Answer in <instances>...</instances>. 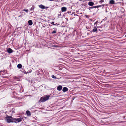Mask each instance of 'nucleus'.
<instances>
[{
	"label": "nucleus",
	"mask_w": 126,
	"mask_h": 126,
	"mask_svg": "<svg viewBox=\"0 0 126 126\" xmlns=\"http://www.w3.org/2000/svg\"><path fill=\"white\" fill-rule=\"evenodd\" d=\"M49 97L50 96L49 95H47L46 96H44L41 97L40 100V101L41 102H44L45 101L48 100Z\"/></svg>",
	"instance_id": "1"
},
{
	"label": "nucleus",
	"mask_w": 126,
	"mask_h": 126,
	"mask_svg": "<svg viewBox=\"0 0 126 126\" xmlns=\"http://www.w3.org/2000/svg\"><path fill=\"white\" fill-rule=\"evenodd\" d=\"M51 24L53 25H55L54 24V22H52Z\"/></svg>",
	"instance_id": "21"
},
{
	"label": "nucleus",
	"mask_w": 126,
	"mask_h": 126,
	"mask_svg": "<svg viewBox=\"0 0 126 126\" xmlns=\"http://www.w3.org/2000/svg\"><path fill=\"white\" fill-rule=\"evenodd\" d=\"M20 16H19V17H20Z\"/></svg>",
	"instance_id": "26"
},
{
	"label": "nucleus",
	"mask_w": 126,
	"mask_h": 126,
	"mask_svg": "<svg viewBox=\"0 0 126 126\" xmlns=\"http://www.w3.org/2000/svg\"><path fill=\"white\" fill-rule=\"evenodd\" d=\"M51 76H52V77L53 78H54V79H56V77L54 75H52Z\"/></svg>",
	"instance_id": "17"
},
{
	"label": "nucleus",
	"mask_w": 126,
	"mask_h": 126,
	"mask_svg": "<svg viewBox=\"0 0 126 126\" xmlns=\"http://www.w3.org/2000/svg\"><path fill=\"white\" fill-rule=\"evenodd\" d=\"M98 22L97 21L94 23V25H96L97 24Z\"/></svg>",
	"instance_id": "22"
},
{
	"label": "nucleus",
	"mask_w": 126,
	"mask_h": 126,
	"mask_svg": "<svg viewBox=\"0 0 126 126\" xmlns=\"http://www.w3.org/2000/svg\"><path fill=\"white\" fill-rule=\"evenodd\" d=\"M29 25H31L32 24V20H29L28 21Z\"/></svg>",
	"instance_id": "11"
},
{
	"label": "nucleus",
	"mask_w": 126,
	"mask_h": 126,
	"mask_svg": "<svg viewBox=\"0 0 126 126\" xmlns=\"http://www.w3.org/2000/svg\"><path fill=\"white\" fill-rule=\"evenodd\" d=\"M104 5H98V6H95V8H98L99 7H101L102 6L103 7V6H104Z\"/></svg>",
	"instance_id": "14"
},
{
	"label": "nucleus",
	"mask_w": 126,
	"mask_h": 126,
	"mask_svg": "<svg viewBox=\"0 0 126 126\" xmlns=\"http://www.w3.org/2000/svg\"><path fill=\"white\" fill-rule=\"evenodd\" d=\"M26 113L27 116H30L31 115V113L28 110H27L26 111Z\"/></svg>",
	"instance_id": "12"
},
{
	"label": "nucleus",
	"mask_w": 126,
	"mask_h": 126,
	"mask_svg": "<svg viewBox=\"0 0 126 126\" xmlns=\"http://www.w3.org/2000/svg\"><path fill=\"white\" fill-rule=\"evenodd\" d=\"M68 89L66 87H63L62 89L63 91L64 92H66L68 91Z\"/></svg>",
	"instance_id": "6"
},
{
	"label": "nucleus",
	"mask_w": 126,
	"mask_h": 126,
	"mask_svg": "<svg viewBox=\"0 0 126 126\" xmlns=\"http://www.w3.org/2000/svg\"><path fill=\"white\" fill-rule=\"evenodd\" d=\"M56 33V31L55 30H54V31H53L52 32V34H54V33Z\"/></svg>",
	"instance_id": "18"
},
{
	"label": "nucleus",
	"mask_w": 126,
	"mask_h": 126,
	"mask_svg": "<svg viewBox=\"0 0 126 126\" xmlns=\"http://www.w3.org/2000/svg\"><path fill=\"white\" fill-rule=\"evenodd\" d=\"M23 11H25L27 12V13H28V10H27L24 9V10H23Z\"/></svg>",
	"instance_id": "20"
},
{
	"label": "nucleus",
	"mask_w": 126,
	"mask_h": 126,
	"mask_svg": "<svg viewBox=\"0 0 126 126\" xmlns=\"http://www.w3.org/2000/svg\"><path fill=\"white\" fill-rule=\"evenodd\" d=\"M100 2L101 3L103 2H104V1L103 0H101Z\"/></svg>",
	"instance_id": "23"
},
{
	"label": "nucleus",
	"mask_w": 126,
	"mask_h": 126,
	"mask_svg": "<svg viewBox=\"0 0 126 126\" xmlns=\"http://www.w3.org/2000/svg\"><path fill=\"white\" fill-rule=\"evenodd\" d=\"M93 8H95V6H93V7H90L89 8V10H90V9H92Z\"/></svg>",
	"instance_id": "16"
},
{
	"label": "nucleus",
	"mask_w": 126,
	"mask_h": 126,
	"mask_svg": "<svg viewBox=\"0 0 126 126\" xmlns=\"http://www.w3.org/2000/svg\"><path fill=\"white\" fill-rule=\"evenodd\" d=\"M61 11L62 12H65L67 10V8L65 7H63L61 8Z\"/></svg>",
	"instance_id": "5"
},
{
	"label": "nucleus",
	"mask_w": 126,
	"mask_h": 126,
	"mask_svg": "<svg viewBox=\"0 0 126 126\" xmlns=\"http://www.w3.org/2000/svg\"><path fill=\"white\" fill-rule=\"evenodd\" d=\"M39 7L41 9H44L45 8V7L44 6L42 5H39Z\"/></svg>",
	"instance_id": "13"
},
{
	"label": "nucleus",
	"mask_w": 126,
	"mask_h": 126,
	"mask_svg": "<svg viewBox=\"0 0 126 126\" xmlns=\"http://www.w3.org/2000/svg\"><path fill=\"white\" fill-rule=\"evenodd\" d=\"M54 47H57L56 46H54Z\"/></svg>",
	"instance_id": "24"
},
{
	"label": "nucleus",
	"mask_w": 126,
	"mask_h": 126,
	"mask_svg": "<svg viewBox=\"0 0 126 126\" xmlns=\"http://www.w3.org/2000/svg\"><path fill=\"white\" fill-rule=\"evenodd\" d=\"M97 28L96 27L94 26L92 31L93 32H97Z\"/></svg>",
	"instance_id": "4"
},
{
	"label": "nucleus",
	"mask_w": 126,
	"mask_h": 126,
	"mask_svg": "<svg viewBox=\"0 0 126 126\" xmlns=\"http://www.w3.org/2000/svg\"><path fill=\"white\" fill-rule=\"evenodd\" d=\"M17 67L18 68L20 69L22 67V65L20 64H18Z\"/></svg>",
	"instance_id": "15"
},
{
	"label": "nucleus",
	"mask_w": 126,
	"mask_h": 126,
	"mask_svg": "<svg viewBox=\"0 0 126 126\" xmlns=\"http://www.w3.org/2000/svg\"><path fill=\"white\" fill-rule=\"evenodd\" d=\"M62 87L61 85H59L57 87V89L59 91H60L61 90Z\"/></svg>",
	"instance_id": "10"
},
{
	"label": "nucleus",
	"mask_w": 126,
	"mask_h": 126,
	"mask_svg": "<svg viewBox=\"0 0 126 126\" xmlns=\"http://www.w3.org/2000/svg\"><path fill=\"white\" fill-rule=\"evenodd\" d=\"M22 119V118H13V122L17 123L21 122Z\"/></svg>",
	"instance_id": "3"
},
{
	"label": "nucleus",
	"mask_w": 126,
	"mask_h": 126,
	"mask_svg": "<svg viewBox=\"0 0 126 126\" xmlns=\"http://www.w3.org/2000/svg\"><path fill=\"white\" fill-rule=\"evenodd\" d=\"M48 8V7H45V8Z\"/></svg>",
	"instance_id": "25"
},
{
	"label": "nucleus",
	"mask_w": 126,
	"mask_h": 126,
	"mask_svg": "<svg viewBox=\"0 0 126 126\" xmlns=\"http://www.w3.org/2000/svg\"><path fill=\"white\" fill-rule=\"evenodd\" d=\"M105 71V70H104V71Z\"/></svg>",
	"instance_id": "27"
},
{
	"label": "nucleus",
	"mask_w": 126,
	"mask_h": 126,
	"mask_svg": "<svg viewBox=\"0 0 126 126\" xmlns=\"http://www.w3.org/2000/svg\"><path fill=\"white\" fill-rule=\"evenodd\" d=\"M34 8L33 7H32L30 9V10L31 11H32V10H33Z\"/></svg>",
	"instance_id": "19"
},
{
	"label": "nucleus",
	"mask_w": 126,
	"mask_h": 126,
	"mask_svg": "<svg viewBox=\"0 0 126 126\" xmlns=\"http://www.w3.org/2000/svg\"><path fill=\"white\" fill-rule=\"evenodd\" d=\"M7 51L8 53H10L13 52V50L9 48L7 49Z\"/></svg>",
	"instance_id": "8"
},
{
	"label": "nucleus",
	"mask_w": 126,
	"mask_h": 126,
	"mask_svg": "<svg viewBox=\"0 0 126 126\" xmlns=\"http://www.w3.org/2000/svg\"><path fill=\"white\" fill-rule=\"evenodd\" d=\"M88 5L90 6H93L94 4V3L92 1H89L88 3Z\"/></svg>",
	"instance_id": "9"
},
{
	"label": "nucleus",
	"mask_w": 126,
	"mask_h": 126,
	"mask_svg": "<svg viewBox=\"0 0 126 126\" xmlns=\"http://www.w3.org/2000/svg\"><path fill=\"white\" fill-rule=\"evenodd\" d=\"M13 119L12 117L11 116H7L6 118V119L7 122L8 123L13 122V121L12 120Z\"/></svg>",
	"instance_id": "2"
},
{
	"label": "nucleus",
	"mask_w": 126,
	"mask_h": 126,
	"mask_svg": "<svg viewBox=\"0 0 126 126\" xmlns=\"http://www.w3.org/2000/svg\"><path fill=\"white\" fill-rule=\"evenodd\" d=\"M109 3L111 4H115V1L113 0H111L109 2Z\"/></svg>",
	"instance_id": "7"
}]
</instances>
